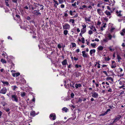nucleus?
<instances>
[{"instance_id": "obj_19", "label": "nucleus", "mask_w": 125, "mask_h": 125, "mask_svg": "<svg viewBox=\"0 0 125 125\" xmlns=\"http://www.w3.org/2000/svg\"><path fill=\"white\" fill-rule=\"evenodd\" d=\"M98 49L99 51H102L103 50V47L102 46H99L98 47Z\"/></svg>"}, {"instance_id": "obj_40", "label": "nucleus", "mask_w": 125, "mask_h": 125, "mask_svg": "<svg viewBox=\"0 0 125 125\" xmlns=\"http://www.w3.org/2000/svg\"><path fill=\"white\" fill-rule=\"evenodd\" d=\"M72 47L73 48L74 47L76 46V45L74 43H72Z\"/></svg>"}, {"instance_id": "obj_5", "label": "nucleus", "mask_w": 125, "mask_h": 125, "mask_svg": "<svg viewBox=\"0 0 125 125\" xmlns=\"http://www.w3.org/2000/svg\"><path fill=\"white\" fill-rule=\"evenodd\" d=\"M92 96L93 97L97 98L98 96V95L97 93L95 92L92 93Z\"/></svg>"}, {"instance_id": "obj_13", "label": "nucleus", "mask_w": 125, "mask_h": 125, "mask_svg": "<svg viewBox=\"0 0 125 125\" xmlns=\"http://www.w3.org/2000/svg\"><path fill=\"white\" fill-rule=\"evenodd\" d=\"M20 73H13L12 74V76L13 77H15L16 76L17 77L18 76L20 75Z\"/></svg>"}, {"instance_id": "obj_26", "label": "nucleus", "mask_w": 125, "mask_h": 125, "mask_svg": "<svg viewBox=\"0 0 125 125\" xmlns=\"http://www.w3.org/2000/svg\"><path fill=\"white\" fill-rule=\"evenodd\" d=\"M68 33V31L67 30H65L63 31V33L65 35H67Z\"/></svg>"}, {"instance_id": "obj_39", "label": "nucleus", "mask_w": 125, "mask_h": 125, "mask_svg": "<svg viewBox=\"0 0 125 125\" xmlns=\"http://www.w3.org/2000/svg\"><path fill=\"white\" fill-rule=\"evenodd\" d=\"M58 1L60 4H62L63 2V0H58Z\"/></svg>"}, {"instance_id": "obj_30", "label": "nucleus", "mask_w": 125, "mask_h": 125, "mask_svg": "<svg viewBox=\"0 0 125 125\" xmlns=\"http://www.w3.org/2000/svg\"><path fill=\"white\" fill-rule=\"evenodd\" d=\"M75 20L74 19H71L69 21L70 22H72V23H73L74 22Z\"/></svg>"}, {"instance_id": "obj_17", "label": "nucleus", "mask_w": 125, "mask_h": 125, "mask_svg": "<svg viewBox=\"0 0 125 125\" xmlns=\"http://www.w3.org/2000/svg\"><path fill=\"white\" fill-rule=\"evenodd\" d=\"M74 74L76 76L75 77H78L80 75V74L79 73H74Z\"/></svg>"}, {"instance_id": "obj_56", "label": "nucleus", "mask_w": 125, "mask_h": 125, "mask_svg": "<svg viewBox=\"0 0 125 125\" xmlns=\"http://www.w3.org/2000/svg\"><path fill=\"white\" fill-rule=\"evenodd\" d=\"M107 79V80H111V81H112V82H113V79Z\"/></svg>"}, {"instance_id": "obj_6", "label": "nucleus", "mask_w": 125, "mask_h": 125, "mask_svg": "<svg viewBox=\"0 0 125 125\" xmlns=\"http://www.w3.org/2000/svg\"><path fill=\"white\" fill-rule=\"evenodd\" d=\"M83 56L84 57H87L88 56V55L86 53L85 51H83L82 52Z\"/></svg>"}, {"instance_id": "obj_57", "label": "nucleus", "mask_w": 125, "mask_h": 125, "mask_svg": "<svg viewBox=\"0 0 125 125\" xmlns=\"http://www.w3.org/2000/svg\"><path fill=\"white\" fill-rule=\"evenodd\" d=\"M82 8H86L87 7L86 6V5H83L82 6Z\"/></svg>"}, {"instance_id": "obj_36", "label": "nucleus", "mask_w": 125, "mask_h": 125, "mask_svg": "<svg viewBox=\"0 0 125 125\" xmlns=\"http://www.w3.org/2000/svg\"><path fill=\"white\" fill-rule=\"evenodd\" d=\"M67 108L66 107H64L62 108V110L63 111H65L66 112H67Z\"/></svg>"}, {"instance_id": "obj_33", "label": "nucleus", "mask_w": 125, "mask_h": 125, "mask_svg": "<svg viewBox=\"0 0 125 125\" xmlns=\"http://www.w3.org/2000/svg\"><path fill=\"white\" fill-rule=\"evenodd\" d=\"M2 83H3L4 84H6L7 85H8L9 84V83L8 82H4L2 81Z\"/></svg>"}, {"instance_id": "obj_8", "label": "nucleus", "mask_w": 125, "mask_h": 125, "mask_svg": "<svg viewBox=\"0 0 125 125\" xmlns=\"http://www.w3.org/2000/svg\"><path fill=\"white\" fill-rule=\"evenodd\" d=\"M52 117H53L52 120H54L56 119V116L55 115H53V114H51L50 115V117L51 119Z\"/></svg>"}, {"instance_id": "obj_38", "label": "nucleus", "mask_w": 125, "mask_h": 125, "mask_svg": "<svg viewBox=\"0 0 125 125\" xmlns=\"http://www.w3.org/2000/svg\"><path fill=\"white\" fill-rule=\"evenodd\" d=\"M69 13L70 15H74L73 14V12L72 11V10H71L69 11Z\"/></svg>"}, {"instance_id": "obj_59", "label": "nucleus", "mask_w": 125, "mask_h": 125, "mask_svg": "<svg viewBox=\"0 0 125 125\" xmlns=\"http://www.w3.org/2000/svg\"><path fill=\"white\" fill-rule=\"evenodd\" d=\"M108 92H111L112 91V89L110 88L108 90Z\"/></svg>"}, {"instance_id": "obj_24", "label": "nucleus", "mask_w": 125, "mask_h": 125, "mask_svg": "<svg viewBox=\"0 0 125 125\" xmlns=\"http://www.w3.org/2000/svg\"><path fill=\"white\" fill-rule=\"evenodd\" d=\"M1 61L3 63H6V61L3 59H1Z\"/></svg>"}, {"instance_id": "obj_43", "label": "nucleus", "mask_w": 125, "mask_h": 125, "mask_svg": "<svg viewBox=\"0 0 125 125\" xmlns=\"http://www.w3.org/2000/svg\"><path fill=\"white\" fill-rule=\"evenodd\" d=\"M82 43H84V38H82Z\"/></svg>"}, {"instance_id": "obj_32", "label": "nucleus", "mask_w": 125, "mask_h": 125, "mask_svg": "<svg viewBox=\"0 0 125 125\" xmlns=\"http://www.w3.org/2000/svg\"><path fill=\"white\" fill-rule=\"evenodd\" d=\"M104 59L106 61H108L109 60H110V58L109 57H107H107H105L104 58Z\"/></svg>"}, {"instance_id": "obj_29", "label": "nucleus", "mask_w": 125, "mask_h": 125, "mask_svg": "<svg viewBox=\"0 0 125 125\" xmlns=\"http://www.w3.org/2000/svg\"><path fill=\"white\" fill-rule=\"evenodd\" d=\"M86 31V30L84 29H82V30H81V32L82 33H84V32H85Z\"/></svg>"}, {"instance_id": "obj_54", "label": "nucleus", "mask_w": 125, "mask_h": 125, "mask_svg": "<svg viewBox=\"0 0 125 125\" xmlns=\"http://www.w3.org/2000/svg\"><path fill=\"white\" fill-rule=\"evenodd\" d=\"M103 40L104 42H107L108 41V40H106V39H104Z\"/></svg>"}, {"instance_id": "obj_3", "label": "nucleus", "mask_w": 125, "mask_h": 125, "mask_svg": "<svg viewBox=\"0 0 125 125\" xmlns=\"http://www.w3.org/2000/svg\"><path fill=\"white\" fill-rule=\"evenodd\" d=\"M70 26L69 24L67 23H65L63 26V28L64 29H67L70 28Z\"/></svg>"}, {"instance_id": "obj_44", "label": "nucleus", "mask_w": 125, "mask_h": 125, "mask_svg": "<svg viewBox=\"0 0 125 125\" xmlns=\"http://www.w3.org/2000/svg\"><path fill=\"white\" fill-rule=\"evenodd\" d=\"M116 67V65H112L111 66V68H115Z\"/></svg>"}, {"instance_id": "obj_46", "label": "nucleus", "mask_w": 125, "mask_h": 125, "mask_svg": "<svg viewBox=\"0 0 125 125\" xmlns=\"http://www.w3.org/2000/svg\"><path fill=\"white\" fill-rule=\"evenodd\" d=\"M12 1L14 3H16L17 4V0H12Z\"/></svg>"}, {"instance_id": "obj_11", "label": "nucleus", "mask_w": 125, "mask_h": 125, "mask_svg": "<svg viewBox=\"0 0 125 125\" xmlns=\"http://www.w3.org/2000/svg\"><path fill=\"white\" fill-rule=\"evenodd\" d=\"M75 83L73 82H72L71 83H70V85L71 87V88H72V89H73L74 88V84Z\"/></svg>"}, {"instance_id": "obj_21", "label": "nucleus", "mask_w": 125, "mask_h": 125, "mask_svg": "<svg viewBox=\"0 0 125 125\" xmlns=\"http://www.w3.org/2000/svg\"><path fill=\"white\" fill-rule=\"evenodd\" d=\"M91 17H89L88 18L85 17V19L86 21H91L90 19V18Z\"/></svg>"}, {"instance_id": "obj_10", "label": "nucleus", "mask_w": 125, "mask_h": 125, "mask_svg": "<svg viewBox=\"0 0 125 125\" xmlns=\"http://www.w3.org/2000/svg\"><path fill=\"white\" fill-rule=\"evenodd\" d=\"M122 117L121 116L118 115L116 117L115 119V120H119Z\"/></svg>"}, {"instance_id": "obj_49", "label": "nucleus", "mask_w": 125, "mask_h": 125, "mask_svg": "<svg viewBox=\"0 0 125 125\" xmlns=\"http://www.w3.org/2000/svg\"><path fill=\"white\" fill-rule=\"evenodd\" d=\"M58 47L59 48H61L62 47L61 46V45L59 44L58 45Z\"/></svg>"}, {"instance_id": "obj_47", "label": "nucleus", "mask_w": 125, "mask_h": 125, "mask_svg": "<svg viewBox=\"0 0 125 125\" xmlns=\"http://www.w3.org/2000/svg\"><path fill=\"white\" fill-rule=\"evenodd\" d=\"M59 122H57L55 123H54V125H58V123H59Z\"/></svg>"}, {"instance_id": "obj_12", "label": "nucleus", "mask_w": 125, "mask_h": 125, "mask_svg": "<svg viewBox=\"0 0 125 125\" xmlns=\"http://www.w3.org/2000/svg\"><path fill=\"white\" fill-rule=\"evenodd\" d=\"M26 81L24 79H21L20 80V83H23L26 82Z\"/></svg>"}, {"instance_id": "obj_20", "label": "nucleus", "mask_w": 125, "mask_h": 125, "mask_svg": "<svg viewBox=\"0 0 125 125\" xmlns=\"http://www.w3.org/2000/svg\"><path fill=\"white\" fill-rule=\"evenodd\" d=\"M98 13L100 15L101 13V10L100 9H98L97 10Z\"/></svg>"}, {"instance_id": "obj_2", "label": "nucleus", "mask_w": 125, "mask_h": 125, "mask_svg": "<svg viewBox=\"0 0 125 125\" xmlns=\"http://www.w3.org/2000/svg\"><path fill=\"white\" fill-rule=\"evenodd\" d=\"M32 13L33 14L36 15H41V13L39 12V10H35L32 12Z\"/></svg>"}, {"instance_id": "obj_18", "label": "nucleus", "mask_w": 125, "mask_h": 125, "mask_svg": "<svg viewBox=\"0 0 125 125\" xmlns=\"http://www.w3.org/2000/svg\"><path fill=\"white\" fill-rule=\"evenodd\" d=\"M81 86V85L80 84H77L76 83L75 85V86L76 87V88H78V87H80Z\"/></svg>"}, {"instance_id": "obj_35", "label": "nucleus", "mask_w": 125, "mask_h": 125, "mask_svg": "<svg viewBox=\"0 0 125 125\" xmlns=\"http://www.w3.org/2000/svg\"><path fill=\"white\" fill-rule=\"evenodd\" d=\"M108 37L109 39V40H110L111 39L112 37V36L111 34H109V35H108Z\"/></svg>"}, {"instance_id": "obj_42", "label": "nucleus", "mask_w": 125, "mask_h": 125, "mask_svg": "<svg viewBox=\"0 0 125 125\" xmlns=\"http://www.w3.org/2000/svg\"><path fill=\"white\" fill-rule=\"evenodd\" d=\"M109 49L111 51H113L115 50L114 49H112L111 47H109Z\"/></svg>"}, {"instance_id": "obj_28", "label": "nucleus", "mask_w": 125, "mask_h": 125, "mask_svg": "<svg viewBox=\"0 0 125 125\" xmlns=\"http://www.w3.org/2000/svg\"><path fill=\"white\" fill-rule=\"evenodd\" d=\"M21 95L22 97H23L25 95V92H22L21 93Z\"/></svg>"}, {"instance_id": "obj_9", "label": "nucleus", "mask_w": 125, "mask_h": 125, "mask_svg": "<svg viewBox=\"0 0 125 125\" xmlns=\"http://www.w3.org/2000/svg\"><path fill=\"white\" fill-rule=\"evenodd\" d=\"M62 65H66L67 63V60L66 59H65L62 62Z\"/></svg>"}, {"instance_id": "obj_31", "label": "nucleus", "mask_w": 125, "mask_h": 125, "mask_svg": "<svg viewBox=\"0 0 125 125\" xmlns=\"http://www.w3.org/2000/svg\"><path fill=\"white\" fill-rule=\"evenodd\" d=\"M96 45L95 43H91V46L94 48H95V46Z\"/></svg>"}, {"instance_id": "obj_41", "label": "nucleus", "mask_w": 125, "mask_h": 125, "mask_svg": "<svg viewBox=\"0 0 125 125\" xmlns=\"http://www.w3.org/2000/svg\"><path fill=\"white\" fill-rule=\"evenodd\" d=\"M93 33V32L92 31L90 30L89 31L88 33L89 34H90V35L91 34H92Z\"/></svg>"}, {"instance_id": "obj_55", "label": "nucleus", "mask_w": 125, "mask_h": 125, "mask_svg": "<svg viewBox=\"0 0 125 125\" xmlns=\"http://www.w3.org/2000/svg\"><path fill=\"white\" fill-rule=\"evenodd\" d=\"M109 107L111 109H113L114 108H115L113 106H109Z\"/></svg>"}, {"instance_id": "obj_23", "label": "nucleus", "mask_w": 125, "mask_h": 125, "mask_svg": "<svg viewBox=\"0 0 125 125\" xmlns=\"http://www.w3.org/2000/svg\"><path fill=\"white\" fill-rule=\"evenodd\" d=\"M38 5L40 6V7H42V8L40 9V10H42L44 9V6L42 5H40L39 3L37 4Z\"/></svg>"}, {"instance_id": "obj_25", "label": "nucleus", "mask_w": 125, "mask_h": 125, "mask_svg": "<svg viewBox=\"0 0 125 125\" xmlns=\"http://www.w3.org/2000/svg\"><path fill=\"white\" fill-rule=\"evenodd\" d=\"M117 58L119 60L118 61L119 62V60L122 59L121 58L119 54H117Z\"/></svg>"}, {"instance_id": "obj_7", "label": "nucleus", "mask_w": 125, "mask_h": 125, "mask_svg": "<svg viewBox=\"0 0 125 125\" xmlns=\"http://www.w3.org/2000/svg\"><path fill=\"white\" fill-rule=\"evenodd\" d=\"M5 1V4L8 7H10V5L9 3V0H4Z\"/></svg>"}, {"instance_id": "obj_62", "label": "nucleus", "mask_w": 125, "mask_h": 125, "mask_svg": "<svg viewBox=\"0 0 125 125\" xmlns=\"http://www.w3.org/2000/svg\"><path fill=\"white\" fill-rule=\"evenodd\" d=\"M76 2H75L74 4H72V5L73 6H76Z\"/></svg>"}, {"instance_id": "obj_15", "label": "nucleus", "mask_w": 125, "mask_h": 125, "mask_svg": "<svg viewBox=\"0 0 125 125\" xmlns=\"http://www.w3.org/2000/svg\"><path fill=\"white\" fill-rule=\"evenodd\" d=\"M95 50L94 49L91 50L90 51V53L91 55L93 53H95Z\"/></svg>"}, {"instance_id": "obj_50", "label": "nucleus", "mask_w": 125, "mask_h": 125, "mask_svg": "<svg viewBox=\"0 0 125 125\" xmlns=\"http://www.w3.org/2000/svg\"><path fill=\"white\" fill-rule=\"evenodd\" d=\"M89 27L90 28L91 30H93L94 28V27L93 26H89Z\"/></svg>"}, {"instance_id": "obj_37", "label": "nucleus", "mask_w": 125, "mask_h": 125, "mask_svg": "<svg viewBox=\"0 0 125 125\" xmlns=\"http://www.w3.org/2000/svg\"><path fill=\"white\" fill-rule=\"evenodd\" d=\"M74 95V94L73 93H72L71 94V97L72 98H73V97Z\"/></svg>"}, {"instance_id": "obj_22", "label": "nucleus", "mask_w": 125, "mask_h": 125, "mask_svg": "<svg viewBox=\"0 0 125 125\" xmlns=\"http://www.w3.org/2000/svg\"><path fill=\"white\" fill-rule=\"evenodd\" d=\"M111 111V109H108L106 111L105 113H104V114H103L102 115H106V114H107V112H109V111Z\"/></svg>"}, {"instance_id": "obj_1", "label": "nucleus", "mask_w": 125, "mask_h": 125, "mask_svg": "<svg viewBox=\"0 0 125 125\" xmlns=\"http://www.w3.org/2000/svg\"><path fill=\"white\" fill-rule=\"evenodd\" d=\"M11 99L12 101L18 102V96L15 94L12 95L11 96Z\"/></svg>"}, {"instance_id": "obj_63", "label": "nucleus", "mask_w": 125, "mask_h": 125, "mask_svg": "<svg viewBox=\"0 0 125 125\" xmlns=\"http://www.w3.org/2000/svg\"><path fill=\"white\" fill-rule=\"evenodd\" d=\"M78 15L77 14H76L73 17V18H76L77 17Z\"/></svg>"}, {"instance_id": "obj_53", "label": "nucleus", "mask_w": 125, "mask_h": 125, "mask_svg": "<svg viewBox=\"0 0 125 125\" xmlns=\"http://www.w3.org/2000/svg\"><path fill=\"white\" fill-rule=\"evenodd\" d=\"M86 25L85 24L83 25L82 26L83 27V29H84V28H85L86 27Z\"/></svg>"}, {"instance_id": "obj_60", "label": "nucleus", "mask_w": 125, "mask_h": 125, "mask_svg": "<svg viewBox=\"0 0 125 125\" xmlns=\"http://www.w3.org/2000/svg\"><path fill=\"white\" fill-rule=\"evenodd\" d=\"M64 5L63 4H62L61 5V8H64Z\"/></svg>"}, {"instance_id": "obj_34", "label": "nucleus", "mask_w": 125, "mask_h": 125, "mask_svg": "<svg viewBox=\"0 0 125 125\" xmlns=\"http://www.w3.org/2000/svg\"><path fill=\"white\" fill-rule=\"evenodd\" d=\"M75 67L76 68L81 67V65H78V64H77L75 65Z\"/></svg>"}, {"instance_id": "obj_14", "label": "nucleus", "mask_w": 125, "mask_h": 125, "mask_svg": "<svg viewBox=\"0 0 125 125\" xmlns=\"http://www.w3.org/2000/svg\"><path fill=\"white\" fill-rule=\"evenodd\" d=\"M30 115H31L34 116L35 115V113L34 111H32L30 113Z\"/></svg>"}, {"instance_id": "obj_27", "label": "nucleus", "mask_w": 125, "mask_h": 125, "mask_svg": "<svg viewBox=\"0 0 125 125\" xmlns=\"http://www.w3.org/2000/svg\"><path fill=\"white\" fill-rule=\"evenodd\" d=\"M5 110L7 112H9L8 113V114H10V112H9L10 109L9 108H6L5 109Z\"/></svg>"}, {"instance_id": "obj_58", "label": "nucleus", "mask_w": 125, "mask_h": 125, "mask_svg": "<svg viewBox=\"0 0 125 125\" xmlns=\"http://www.w3.org/2000/svg\"><path fill=\"white\" fill-rule=\"evenodd\" d=\"M94 41L98 42L99 41V40L98 38H95V39Z\"/></svg>"}, {"instance_id": "obj_45", "label": "nucleus", "mask_w": 125, "mask_h": 125, "mask_svg": "<svg viewBox=\"0 0 125 125\" xmlns=\"http://www.w3.org/2000/svg\"><path fill=\"white\" fill-rule=\"evenodd\" d=\"M17 87L16 86H13V90H15L16 88H17Z\"/></svg>"}, {"instance_id": "obj_16", "label": "nucleus", "mask_w": 125, "mask_h": 125, "mask_svg": "<svg viewBox=\"0 0 125 125\" xmlns=\"http://www.w3.org/2000/svg\"><path fill=\"white\" fill-rule=\"evenodd\" d=\"M104 13L106 15L108 16H110L111 15L110 12L109 11H108L107 10H106L104 12Z\"/></svg>"}, {"instance_id": "obj_4", "label": "nucleus", "mask_w": 125, "mask_h": 125, "mask_svg": "<svg viewBox=\"0 0 125 125\" xmlns=\"http://www.w3.org/2000/svg\"><path fill=\"white\" fill-rule=\"evenodd\" d=\"M7 89L5 87H4L3 88L1 89L0 91V93L3 94H5L7 92Z\"/></svg>"}, {"instance_id": "obj_52", "label": "nucleus", "mask_w": 125, "mask_h": 125, "mask_svg": "<svg viewBox=\"0 0 125 125\" xmlns=\"http://www.w3.org/2000/svg\"><path fill=\"white\" fill-rule=\"evenodd\" d=\"M27 20H30L31 19V18L30 17H29V16H28L27 17Z\"/></svg>"}, {"instance_id": "obj_51", "label": "nucleus", "mask_w": 125, "mask_h": 125, "mask_svg": "<svg viewBox=\"0 0 125 125\" xmlns=\"http://www.w3.org/2000/svg\"><path fill=\"white\" fill-rule=\"evenodd\" d=\"M96 63H97L98 64V65L97 66V67L98 68H100V64L98 62H96Z\"/></svg>"}, {"instance_id": "obj_61", "label": "nucleus", "mask_w": 125, "mask_h": 125, "mask_svg": "<svg viewBox=\"0 0 125 125\" xmlns=\"http://www.w3.org/2000/svg\"><path fill=\"white\" fill-rule=\"evenodd\" d=\"M74 60L75 61H77V60H78V58H76L75 57H74Z\"/></svg>"}, {"instance_id": "obj_64", "label": "nucleus", "mask_w": 125, "mask_h": 125, "mask_svg": "<svg viewBox=\"0 0 125 125\" xmlns=\"http://www.w3.org/2000/svg\"><path fill=\"white\" fill-rule=\"evenodd\" d=\"M104 20L106 21H108V19L106 18H104Z\"/></svg>"}, {"instance_id": "obj_48", "label": "nucleus", "mask_w": 125, "mask_h": 125, "mask_svg": "<svg viewBox=\"0 0 125 125\" xmlns=\"http://www.w3.org/2000/svg\"><path fill=\"white\" fill-rule=\"evenodd\" d=\"M16 16L18 19H19L20 18V16L18 14H16Z\"/></svg>"}]
</instances>
